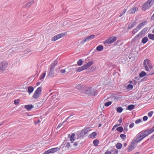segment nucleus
I'll use <instances>...</instances> for the list:
<instances>
[{
    "label": "nucleus",
    "instance_id": "f257e3e1",
    "mask_svg": "<svg viewBox=\"0 0 154 154\" xmlns=\"http://www.w3.org/2000/svg\"><path fill=\"white\" fill-rule=\"evenodd\" d=\"M91 128L90 127L85 128L84 129L82 130L81 132L77 133V138L78 139L81 137H83L84 136H87Z\"/></svg>",
    "mask_w": 154,
    "mask_h": 154
},
{
    "label": "nucleus",
    "instance_id": "f03ea898",
    "mask_svg": "<svg viewBox=\"0 0 154 154\" xmlns=\"http://www.w3.org/2000/svg\"><path fill=\"white\" fill-rule=\"evenodd\" d=\"M82 90V91L83 93L88 94L89 95L93 96L95 95V91L92 88H89L85 86L83 87Z\"/></svg>",
    "mask_w": 154,
    "mask_h": 154
},
{
    "label": "nucleus",
    "instance_id": "7ed1b4c3",
    "mask_svg": "<svg viewBox=\"0 0 154 154\" xmlns=\"http://www.w3.org/2000/svg\"><path fill=\"white\" fill-rule=\"evenodd\" d=\"M143 67L145 70L147 71H150L149 68L151 69L153 68V66L150 61L148 59L145 60L143 62Z\"/></svg>",
    "mask_w": 154,
    "mask_h": 154
},
{
    "label": "nucleus",
    "instance_id": "20e7f679",
    "mask_svg": "<svg viewBox=\"0 0 154 154\" xmlns=\"http://www.w3.org/2000/svg\"><path fill=\"white\" fill-rule=\"evenodd\" d=\"M154 0H148L143 5L142 9L145 11L148 9L154 3Z\"/></svg>",
    "mask_w": 154,
    "mask_h": 154
},
{
    "label": "nucleus",
    "instance_id": "39448f33",
    "mask_svg": "<svg viewBox=\"0 0 154 154\" xmlns=\"http://www.w3.org/2000/svg\"><path fill=\"white\" fill-rule=\"evenodd\" d=\"M117 39L116 37H114L108 38L104 42V44H108L112 43L114 42Z\"/></svg>",
    "mask_w": 154,
    "mask_h": 154
},
{
    "label": "nucleus",
    "instance_id": "423d86ee",
    "mask_svg": "<svg viewBox=\"0 0 154 154\" xmlns=\"http://www.w3.org/2000/svg\"><path fill=\"white\" fill-rule=\"evenodd\" d=\"M65 34L64 33H60L54 36L51 39L52 41H55L58 39L61 38L64 36Z\"/></svg>",
    "mask_w": 154,
    "mask_h": 154
},
{
    "label": "nucleus",
    "instance_id": "0eeeda50",
    "mask_svg": "<svg viewBox=\"0 0 154 154\" xmlns=\"http://www.w3.org/2000/svg\"><path fill=\"white\" fill-rule=\"evenodd\" d=\"M148 29V28L147 27H146L144 28L140 32V33H139L138 35H136L135 38H137L139 37L140 36H142L144 35L146 32V31H147Z\"/></svg>",
    "mask_w": 154,
    "mask_h": 154
},
{
    "label": "nucleus",
    "instance_id": "6e6552de",
    "mask_svg": "<svg viewBox=\"0 0 154 154\" xmlns=\"http://www.w3.org/2000/svg\"><path fill=\"white\" fill-rule=\"evenodd\" d=\"M8 63L6 62H2L0 63V70L4 71L7 67Z\"/></svg>",
    "mask_w": 154,
    "mask_h": 154
},
{
    "label": "nucleus",
    "instance_id": "1a4fd4ad",
    "mask_svg": "<svg viewBox=\"0 0 154 154\" xmlns=\"http://www.w3.org/2000/svg\"><path fill=\"white\" fill-rule=\"evenodd\" d=\"M54 70L50 69L48 71V73L47 76V77H53L54 76Z\"/></svg>",
    "mask_w": 154,
    "mask_h": 154
},
{
    "label": "nucleus",
    "instance_id": "9d476101",
    "mask_svg": "<svg viewBox=\"0 0 154 154\" xmlns=\"http://www.w3.org/2000/svg\"><path fill=\"white\" fill-rule=\"evenodd\" d=\"M92 64L93 62L92 61H90L88 62L86 64L82 66L84 70H85L89 68Z\"/></svg>",
    "mask_w": 154,
    "mask_h": 154
},
{
    "label": "nucleus",
    "instance_id": "9b49d317",
    "mask_svg": "<svg viewBox=\"0 0 154 154\" xmlns=\"http://www.w3.org/2000/svg\"><path fill=\"white\" fill-rule=\"evenodd\" d=\"M57 64V61L56 60H55L53 63H52L50 65V69L54 70V69L55 66Z\"/></svg>",
    "mask_w": 154,
    "mask_h": 154
},
{
    "label": "nucleus",
    "instance_id": "f8f14e48",
    "mask_svg": "<svg viewBox=\"0 0 154 154\" xmlns=\"http://www.w3.org/2000/svg\"><path fill=\"white\" fill-rule=\"evenodd\" d=\"M33 107V105L32 104L26 105L24 106V108L28 111H29Z\"/></svg>",
    "mask_w": 154,
    "mask_h": 154
},
{
    "label": "nucleus",
    "instance_id": "ddd939ff",
    "mask_svg": "<svg viewBox=\"0 0 154 154\" xmlns=\"http://www.w3.org/2000/svg\"><path fill=\"white\" fill-rule=\"evenodd\" d=\"M96 132H94L90 134L88 136V137L89 138H92V139L95 138L96 137Z\"/></svg>",
    "mask_w": 154,
    "mask_h": 154
},
{
    "label": "nucleus",
    "instance_id": "4468645a",
    "mask_svg": "<svg viewBox=\"0 0 154 154\" xmlns=\"http://www.w3.org/2000/svg\"><path fill=\"white\" fill-rule=\"evenodd\" d=\"M34 88L31 86H29L27 88V91L29 93V94L32 92L34 91Z\"/></svg>",
    "mask_w": 154,
    "mask_h": 154
},
{
    "label": "nucleus",
    "instance_id": "2eb2a0df",
    "mask_svg": "<svg viewBox=\"0 0 154 154\" xmlns=\"http://www.w3.org/2000/svg\"><path fill=\"white\" fill-rule=\"evenodd\" d=\"M147 21L145 20L140 23L137 26V28L140 29L141 27L144 26L146 23Z\"/></svg>",
    "mask_w": 154,
    "mask_h": 154
},
{
    "label": "nucleus",
    "instance_id": "dca6fc26",
    "mask_svg": "<svg viewBox=\"0 0 154 154\" xmlns=\"http://www.w3.org/2000/svg\"><path fill=\"white\" fill-rule=\"evenodd\" d=\"M40 95L41 94L40 93H38L35 91L32 97L34 99H36L38 98L39 97Z\"/></svg>",
    "mask_w": 154,
    "mask_h": 154
},
{
    "label": "nucleus",
    "instance_id": "f3484780",
    "mask_svg": "<svg viewBox=\"0 0 154 154\" xmlns=\"http://www.w3.org/2000/svg\"><path fill=\"white\" fill-rule=\"evenodd\" d=\"M138 134L139 135V137H141L142 139L146 137L144 133V131H141Z\"/></svg>",
    "mask_w": 154,
    "mask_h": 154
},
{
    "label": "nucleus",
    "instance_id": "a211bd4d",
    "mask_svg": "<svg viewBox=\"0 0 154 154\" xmlns=\"http://www.w3.org/2000/svg\"><path fill=\"white\" fill-rule=\"evenodd\" d=\"M136 24V22H134L132 24L130 23L128 26V29H131Z\"/></svg>",
    "mask_w": 154,
    "mask_h": 154
},
{
    "label": "nucleus",
    "instance_id": "6ab92c4d",
    "mask_svg": "<svg viewBox=\"0 0 154 154\" xmlns=\"http://www.w3.org/2000/svg\"><path fill=\"white\" fill-rule=\"evenodd\" d=\"M136 7H134L128 11L129 13L130 14H133L135 12L136 9Z\"/></svg>",
    "mask_w": 154,
    "mask_h": 154
},
{
    "label": "nucleus",
    "instance_id": "aec40b11",
    "mask_svg": "<svg viewBox=\"0 0 154 154\" xmlns=\"http://www.w3.org/2000/svg\"><path fill=\"white\" fill-rule=\"evenodd\" d=\"M148 133V134H149L154 131V126L152 128H151L149 129H146Z\"/></svg>",
    "mask_w": 154,
    "mask_h": 154
},
{
    "label": "nucleus",
    "instance_id": "412c9836",
    "mask_svg": "<svg viewBox=\"0 0 154 154\" xmlns=\"http://www.w3.org/2000/svg\"><path fill=\"white\" fill-rule=\"evenodd\" d=\"M135 147V146H133L132 145H131V144H130L128 149V152H130Z\"/></svg>",
    "mask_w": 154,
    "mask_h": 154
},
{
    "label": "nucleus",
    "instance_id": "4be33fe9",
    "mask_svg": "<svg viewBox=\"0 0 154 154\" xmlns=\"http://www.w3.org/2000/svg\"><path fill=\"white\" fill-rule=\"evenodd\" d=\"M51 150L52 153H54L55 152H57L60 150V148L58 147H55L54 148H51Z\"/></svg>",
    "mask_w": 154,
    "mask_h": 154
},
{
    "label": "nucleus",
    "instance_id": "5701e85b",
    "mask_svg": "<svg viewBox=\"0 0 154 154\" xmlns=\"http://www.w3.org/2000/svg\"><path fill=\"white\" fill-rule=\"evenodd\" d=\"M95 37V35H89V36H87L86 37V38L87 39V40L88 41L91 40L93 38H94Z\"/></svg>",
    "mask_w": 154,
    "mask_h": 154
},
{
    "label": "nucleus",
    "instance_id": "b1692460",
    "mask_svg": "<svg viewBox=\"0 0 154 154\" xmlns=\"http://www.w3.org/2000/svg\"><path fill=\"white\" fill-rule=\"evenodd\" d=\"M148 39L147 37H145L142 38L141 42L143 44H145L147 42Z\"/></svg>",
    "mask_w": 154,
    "mask_h": 154
},
{
    "label": "nucleus",
    "instance_id": "393cba45",
    "mask_svg": "<svg viewBox=\"0 0 154 154\" xmlns=\"http://www.w3.org/2000/svg\"><path fill=\"white\" fill-rule=\"evenodd\" d=\"M135 107V105H130L128 106L127 109L129 110H131L133 109Z\"/></svg>",
    "mask_w": 154,
    "mask_h": 154
},
{
    "label": "nucleus",
    "instance_id": "a878e982",
    "mask_svg": "<svg viewBox=\"0 0 154 154\" xmlns=\"http://www.w3.org/2000/svg\"><path fill=\"white\" fill-rule=\"evenodd\" d=\"M83 63V61L82 59H79L77 63V64L79 66H80L82 65Z\"/></svg>",
    "mask_w": 154,
    "mask_h": 154
},
{
    "label": "nucleus",
    "instance_id": "bb28decb",
    "mask_svg": "<svg viewBox=\"0 0 154 154\" xmlns=\"http://www.w3.org/2000/svg\"><path fill=\"white\" fill-rule=\"evenodd\" d=\"M103 49V47L101 45H100L97 47V51H101Z\"/></svg>",
    "mask_w": 154,
    "mask_h": 154
},
{
    "label": "nucleus",
    "instance_id": "cd10ccee",
    "mask_svg": "<svg viewBox=\"0 0 154 154\" xmlns=\"http://www.w3.org/2000/svg\"><path fill=\"white\" fill-rule=\"evenodd\" d=\"M137 142H140L141 140H142V139L141 138V137H139V135L138 134L137 135V137L136 138H134Z\"/></svg>",
    "mask_w": 154,
    "mask_h": 154
},
{
    "label": "nucleus",
    "instance_id": "c85d7f7f",
    "mask_svg": "<svg viewBox=\"0 0 154 154\" xmlns=\"http://www.w3.org/2000/svg\"><path fill=\"white\" fill-rule=\"evenodd\" d=\"M42 90V87H38L37 89L35 91L36 92L39 93L41 94V92Z\"/></svg>",
    "mask_w": 154,
    "mask_h": 154
},
{
    "label": "nucleus",
    "instance_id": "c756f323",
    "mask_svg": "<svg viewBox=\"0 0 154 154\" xmlns=\"http://www.w3.org/2000/svg\"><path fill=\"white\" fill-rule=\"evenodd\" d=\"M46 72V71H45ZM46 72H43L42 73L41 75H40L39 78V79L41 80L43 79L45 77L46 75Z\"/></svg>",
    "mask_w": 154,
    "mask_h": 154
},
{
    "label": "nucleus",
    "instance_id": "7c9ffc66",
    "mask_svg": "<svg viewBox=\"0 0 154 154\" xmlns=\"http://www.w3.org/2000/svg\"><path fill=\"white\" fill-rule=\"evenodd\" d=\"M122 144L119 143H118L116 145V147L118 149H120L122 147Z\"/></svg>",
    "mask_w": 154,
    "mask_h": 154
},
{
    "label": "nucleus",
    "instance_id": "2f4dec72",
    "mask_svg": "<svg viewBox=\"0 0 154 154\" xmlns=\"http://www.w3.org/2000/svg\"><path fill=\"white\" fill-rule=\"evenodd\" d=\"M146 75V73L144 71H142L139 74V76L140 77H143Z\"/></svg>",
    "mask_w": 154,
    "mask_h": 154
},
{
    "label": "nucleus",
    "instance_id": "473e14b6",
    "mask_svg": "<svg viewBox=\"0 0 154 154\" xmlns=\"http://www.w3.org/2000/svg\"><path fill=\"white\" fill-rule=\"evenodd\" d=\"M148 37L150 39L154 40V34H149L148 35Z\"/></svg>",
    "mask_w": 154,
    "mask_h": 154
},
{
    "label": "nucleus",
    "instance_id": "72a5a7b5",
    "mask_svg": "<svg viewBox=\"0 0 154 154\" xmlns=\"http://www.w3.org/2000/svg\"><path fill=\"white\" fill-rule=\"evenodd\" d=\"M138 142L134 139H133L132 140L131 144L134 146H135V144L136 143Z\"/></svg>",
    "mask_w": 154,
    "mask_h": 154
},
{
    "label": "nucleus",
    "instance_id": "f704fd0d",
    "mask_svg": "<svg viewBox=\"0 0 154 154\" xmlns=\"http://www.w3.org/2000/svg\"><path fill=\"white\" fill-rule=\"evenodd\" d=\"M84 70V69L82 66L79 67L78 68L76 69V71L77 72H80Z\"/></svg>",
    "mask_w": 154,
    "mask_h": 154
},
{
    "label": "nucleus",
    "instance_id": "c9c22d12",
    "mask_svg": "<svg viewBox=\"0 0 154 154\" xmlns=\"http://www.w3.org/2000/svg\"><path fill=\"white\" fill-rule=\"evenodd\" d=\"M117 111L119 113H121L123 111V109L121 107H118L117 108Z\"/></svg>",
    "mask_w": 154,
    "mask_h": 154
},
{
    "label": "nucleus",
    "instance_id": "e433bc0d",
    "mask_svg": "<svg viewBox=\"0 0 154 154\" xmlns=\"http://www.w3.org/2000/svg\"><path fill=\"white\" fill-rule=\"evenodd\" d=\"M116 130L118 131L121 132L123 131V128L122 127H119L116 128Z\"/></svg>",
    "mask_w": 154,
    "mask_h": 154
},
{
    "label": "nucleus",
    "instance_id": "4c0bfd02",
    "mask_svg": "<svg viewBox=\"0 0 154 154\" xmlns=\"http://www.w3.org/2000/svg\"><path fill=\"white\" fill-rule=\"evenodd\" d=\"M51 150V149H49L44 152L43 154H49L50 153H52Z\"/></svg>",
    "mask_w": 154,
    "mask_h": 154
},
{
    "label": "nucleus",
    "instance_id": "58836bf2",
    "mask_svg": "<svg viewBox=\"0 0 154 154\" xmlns=\"http://www.w3.org/2000/svg\"><path fill=\"white\" fill-rule=\"evenodd\" d=\"M120 137L122 139L125 140L126 139V136L125 135L123 134H122L120 135Z\"/></svg>",
    "mask_w": 154,
    "mask_h": 154
},
{
    "label": "nucleus",
    "instance_id": "ea45409f",
    "mask_svg": "<svg viewBox=\"0 0 154 154\" xmlns=\"http://www.w3.org/2000/svg\"><path fill=\"white\" fill-rule=\"evenodd\" d=\"M133 86L131 84L128 85L127 87V88L129 90H131L133 89Z\"/></svg>",
    "mask_w": 154,
    "mask_h": 154
},
{
    "label": "nucleus",
    "instance_id": "a19ab883",
    "mask_svg": "<svg viewBox=\"0 0 154 154\" xmlns=\"http://www.w3.org/2000/svg\"><path fill=\"white\" fill-rule=\"evenodd\" d=\"M86 37L82 41H81L80 42V43L82 44H83L85 43V42L86 41H88V40H87V39L86 38Z\"/></svg>",
    "mask_w": 154,
    "mask_h": 154
},
{
    "label": "nucleus",
    "instance_id": "79ce46f5",
    "mask_svg": "<svg viewBox=\"0 0 154 154\" xmlns=\"http://www.w3.org/2000/svg\"><path fill=\"white\" fill-rule=\"evenodd\" d=\"M138 29H139L137 28V27L134 29L132 32V34H134L136 32H137L138 31Z\"/></svg>",
    "mask_w": 154,
    "mask_h": 154
},
{
    "label": "nucleus",
    "instance_id": "37998d69",
    "mask_svg": "<svg viewBox=\"0 0 154 154\" xmlns=\"http://www.w3.org/2000/svg\"><path fill=\"white\" fill-rule=\"evenodd\" d=\"M112 103L111 101H109L107 103H106L105 104V106H108L112 104Z\"/></svg>",
    "mask_w": 154,
    "mask_h": 154
},
{
    "label": "nucleus",
    "instance_id": "c03bdc74",
    "mask_svg": "<svg viewBox=\"0 0 154 154\" xmlns=\"http://www.w3.org/2000/svg\"><path fill=\"white\" fill-rule=\"evenodd\" d=\"M66 121V120L65 121H64L62 123L60 124L57 127V129L61 127L62 125L64 123V122H65Z\"/></svg>",
    "mask_w": 154,
    "mask_h": 154
},
{
    "label": "nucleus",
    "instance_id": "a18cd8bd",
    "mask_svg": "<svg viewBox=\"0 0 154 154\" xmlns=\"http://www.w3.org/2000/svg\"><path fill=\"white\" fill-rule=\"evenodd\" d=\"M127 10L126 9H124L122 11V12H121L120 14V15L119 17H121L125 13L126 11Z\"/></svg>",
    "mask_w": 154,
    "mask_h": 154
},
{
    "label": "nucleus",
    "instance_id": "49530a36",
    "mask_svg": "<svg viewBox=\"0 0 154 154\" xmlns=\"http://www.w3.org/2000/svg\"><path fill=\"white\" fill-rule=\"evenodd\" d=\"M20 101V100L17 99V100L14 101V103L15 105H17L19 103Z\"/></svg>",
    "mask_w": 154,
    "mask_h": 154
},
{
    "label": "nucleus",
    "instance_id": "de8ad7c7",
    "mask_svg": "<svg viewBox=\"0 0 154 154\" xmlns=\"http://www.w3.org/2000/svg\"><path fill=\"white\" fill-rule=\"evenodd\" d=\"M75 136V134L74 133H72L71 136H70V135L69 134L68 135V137L71 138H74Z\"/></svg>",
    "mask_w": 154,
    "mask_h": 154
},
{
    "label": "nucleus",
    "instance_id": "09e8293b",
    "mask_svg": "<svg viewBox=\"0 0 154 154\" xmlns=\"http://www.w3.org/2000/svg\"><path fill=\"white\" fill-rule=\"evenodd\" d=\"M120 125V124L116 125L114 126L112 128V130H114L118 126H119Z\"/></svg>",
    "mask_w": 154,
    "mask_h": 154
},
{
    "label": "nucleus",
    "instance_id": "8fccbe9b",
    "mask_svg": "<svg viewBox=\"0 0 154 154\" xmlns=\"http://www.w3.org/2000/svg\"><path fill=\"white\" fill-rule=\"evenodd\" d=\"M141 119H138L135 121V123L136 124H138V123H140V122H141Z\"/></svg>",
    "mask_w": 154,
    "mask_h": 154
},
{
    "label": "nucleus",
    "instance_id": "3c124183",
    "mask_svg": "<svg viewBox=\"0 0 154 154\" xmlns=\"http://www.w3.org/2000/svg\"><path fill=\"white\" fill-rule=\"evenodd\" d=\"M153 114V112L152 111H151L149 112L148 114V115L149 117H151Z\"/></svg>",
    "mask_w": 154,
    "mask_h": 154
},
{
    "label": "nucleus",
    "instance_id": "603ef678",
    "mask_svg": "<svg viewBox=\"0 0 154 154\" xmlns=\"http://www.w3.org/2000/svg\"><path fill=\"white\" fill-rule=\"evenodd\" d=\"M144 132L145 134V135L146 136V137L147 136H148L149 134H148V133L147 132V130H146L145 131H144Z\"/></svg>",
    "mask_w": 154,
    "mask_h": 154
},
{
    "label": "nucleus",
    "instance_id": "864d4df0",
    "mask_svg": "<svg viewBox=\"0 0 154 154\" xmlns=\"http://www.w3.org/2000/svg\"><path fill=\"white\" fill-rule=\"evenodd\" d=\"M40 122V120L39 119L37 121H35L34 122V124L35 125H36L39 123Z\"/></svg>",
    "mask_w": 154,
    "mask_h": 154
},
{
    "label": "nucleus",
    "instance_id": "5fc2aeb1",
    "mask_svg": "<svg viewBox=\"0 0 154 154\" xmlns=\"http://www.w3.org/2000/svg\"><path fill=\"white\" fill-rule=\"evenodd\" d=\"M148 119V117L146 116H144L143 118V120L144 121H146Z\"/></svg>",
    "mask_w": 154,
    "mask_h": 154
},
{
    "label": "nucleus",
    "instance_id": "6e6d98bb",
    "mask_svg": "<svg viewBox=\"0 0 154 154\" xmlns=\"http://www.w3.org/2000/svg\"><path fill=\"white\" fill-rule=\"evenodd\" d=\"M128 131V128L127 127H124V133L125 134L126 132H127Z\"/></svg>",
    "mask_w": 154,
    "mask_h": 154
},
{
    "label": "nucleus",
    "instance_id": "4d7b16f0",
    "mask_svg": "<svg viewBox=\"0 0 154 154\" xmlns=\"http://www.w3.org/2000/svg\"><path fill=\"white\" fill-rule=\"evenodd\" d=\"M83 85H81V84H79L77 86V88L78 89H79V88H82L83 87Z\"/></svg>",
    "mask_w": 154,
    "mask_h": 154
},
{
    "label": "nucleus",
    "instance_id": "13d9d810",
    "mask_svg": "<svg viewBox=\"0 0 154 154\" xmlns=\"http://www.w3.org/2000/svg\"><path fill=\"white\" fill-rule=\"evenodd\" d=\"M53 95L51 96V98L52 99H54L56 97V95L55 94H53Z\"/></svg>",
    "mask_w": 154,
    "mask_h": 154
},
{
    "label": "nucleus",
    "instance_id": "bf43d9fd",
    "mask_svg": "<svg viewBox=\"0 0 154 154\" xmlns=\"http://www.w3.org/2000/svg\"><path fill=\"white\" fill-rule=\"evenodd\" d=\"M134 123H131L129 126V127L130 128H133L134 126Z\"/></svg>",
    "mask_w": 154,
    "mask_h": 154
},
{
    "label": "nucleus",
    "instance_id": "052dcab7",
    "mask_svg": "<svg viewBox=\"0 0 154 154\" xmlns=\"http://www.w3.org/2000/svg\"><path fill=\"white\" fill-rule=\"evenodd\" d=\"M70 146H70V143L69 142L67 143L66 144V147L68 148Z\"/></svg>",
    "mask_w": 154,
    "mask_h": 154
},
{
    "label": "nucleus",
    "instance_id": "680f3d73",
    "mask_svg": "<svg viewBox=\"0 0 154 154\" xmlns=\"http://www.w3.org/2000/svg\"><path fill=\"white\" fill-rule=\"evenodd\" d=\"M29 4H28V2L27 3L23 6V7L25 8L26 7H29L30 6H29Z\"/></svg>",
    "mask_w": 154,
    "mask_h": 154
},
{
    "label": "nucleus",
    "instance_id": "e2e57ef3",
    "mask_svg": "<svg viewBox=\"0 0 154 154\" xmlns=\"http://www.w3.org/2000/svg\"><path fill=\"white\" fill-rule=\"evenodd\" d=\"M60 71V72L63 74L65 73L66 72L65 69H61Z\"/></svg>",
    "mask_w": 154,
    "mask_h": 154
},
{
    "label": "nucleus",
    "instance_id": "0e129e2a",
    "mask_svg": "<svg viewBox=\"0 0 154 154\" xmlns=\"http://www.w3.org/2000/svg\"><path fill=\"white\" fill-rule=\"evenodd\" d=\"M34 3V1H31L30 2H28V4H29V6H30L31 5H32Z\"/></svg>",
    "mask_w": 154,
    "mask_h": 154
},
{
    "label": "nucleus",
    "instance_id": "69168bd1",
    "mask_svg": "<svg viewBox=\"0 0 154 154\" xmlns=\"http://www.w3.org/2000/svg\"><path fill=\"white\" fill-rule=\"evenodd\" d=\"M78 144V142H76L74 143L73 144V145L74 146L76 147L77 146Z\"/></svg>",
    "mask_w": 154,
    "mask_h": 154
},
{
    "label": "nucleus",
    "instance_id": "338daca9",
    "mask_svg": "<svg viewBox=\"0 0 154 154\" xmlns=\"http://www.w3.org/2000/svg\"><path fill=\"white\" fill-rule=\"evenodd\" d=\"M111 152L110 151H107L104 154H111Z\"/></svg>",
    "mask_w": 154,
    "mask_h": 154
},
{
    "label": "nucleus",
    "instance_id": "774afa93",
    "mask_svg": "<svg viewBox=\"0 0 154 154\" xmlns=\"http://www.w3.org/2000/svg\"><path fill=\"white\" fill-rule=\"evenodd\" d=\"M70 140L72 143H73L75 141V139L74 138H71Z\"/></svg>",
    "mask_w": 154,
    "mask_h": 154
}]
</instances>
